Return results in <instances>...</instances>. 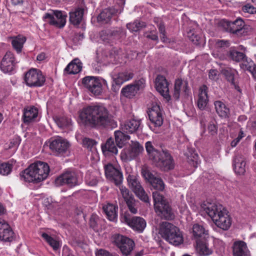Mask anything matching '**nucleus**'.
<instances>
[{
	"label": "nucleus",
	"instance_id": "423d86ee",
	"mask_svg": "<svg viewBox=\"0 0 256 256\" xmlns=\"http://www.w3.org/2000/svg\"><path fill=\"white\" fill-rule=\"evenodd\" d=\"M154 208L156 214L162 218L172 220L174 218V213L164 197L158 192H152Z\"/></svg>",
	"mask_w": 256,
	"mask_h": 256
},
{
	"label": "nucleus",
	"instance_id": "49530a36",
	"mask_svg": "<svg viewBox=\"0 0 256 256\" xmlns=\"http://www.w3.org/2000/svg\"><path fill=\"white\" fill-rule=\"evenodd\" d=\"M120 38L117 32H110L109 31L103 30L100 33V38L105 42H109L114 39H118Z\"/></svg>",
	"mask_w": 256,
	"mask_h": 256
},
{
	"label": "nucleus",
	"instance_id": "a878e982",
	"mask_svg": "<svg viewBox=\"0 0 256 256\" xmlns=\"http://www.w3.org/2000/svg\"><path fill=\"white\" fill-rule=\"evenodd\" d=\"M244 26V20L238 18L234 22H227L226 30L230 32L238 35L242 34Z\"/></svg>",
	"mask_w": 256,
	"mask_h": 256
},
{
	"label": "nucleus",
	"instance_id": "e433bc0d",
	"mask_svg": "<svg viewBox=\"0 0 256 256\" xmlns=\"http://www.w3.org/2000/svg\"><path fill=\"white\" fill-rule=\"evenodd\" d=\"M114 136L116 145L120 148L123 147L130 138V136L124 134L122 130L116 131Z\"/></svg>",
	"mask_w": 256,
	"mask_h": 256
},
{
	"label": "nucleus",
	"instance_id": "9d476101",
	"mask_svg": "<svg viewBox=\"0 0 256 256\" xmlns=\"http://www.w3.org/2000/svg\"><path fill=\"white\" fill-rule=\"evenodd\" d=\"M24 81L30 87H40L44 84L46 78L40 70L31 68L26 73Z\"/></svg>",
	"mask_w": 256,
	"mask_h": 256
},
{
	"label": "nucleus",
	"instance_id": "b1692460",
	"mask_svg": "<svg viewBox=\"0 0 256 256\" xmlns=\"http://www.w3.org/2000/svg\"><path fill=\"white\" fill-rule=\"evenodd\" d=\"M190 232L192 234V238L196 241L206 240L208 235V230H206L203 226L198 224H195L192 226Z\"/></svg>",
	"mask_w": 256,
	"mask_h": 256
},
{
	"label": "nucleus",
	"instance_id": "6e6d98bb",
	"mask_svg": "<svg viewBox=\"0 0 256 256\" xmlns=\"http://www.w3.org/2000/svg\"><path fill=\"white\" fill-rule=\"evenodd\" d=\"M158 28L160 34L162 35L160 36L161 40L164 42H168V40L166 36L165 26L164 24L160 22V24H158Z\"/></svg>",
	"mask_w": 256,
	"mask_h": 256
},
{
	"label": "nucleus",
	"instance_id": "3c124183",
	"mask_svg": "<svg viewBox=\"0 0 256 256\" xmlns=\"http://www.w3.org/2000/svg\"><path fill=\"white\" fill-rule=\"evenodd\" d=\"M12 168V164L9 162H0V174L4 176H7L10 173Z\"/></svg>",
	"mask_w": 256,
	"mask_h": 256
},
{
	"label": "nucleus",
	"instance_id": "412c9836",
	"mask_svg": "<svg viewBox=\"0 0 256 256\" xmlns=\"http://www.w3.org/2000/svg\"><path fill=\"white\" fill-rule=\"evenodd\" d=\"M15 64L14 54L7 52L2 60L0 68L4 73H10L14 70Z\"/></svg>",
	"mask_w": 256,
	"mask_h": 256
},
{
	"label": "nucleus",
	"instance_id": "f03ea898",
	"mask_svg": "<svg viewBox=\"0 0 256 256\" xmlns=\"http://www.w3.org/2000/svg\"><path fill=\"white\" fill-rule=\"evenodd\" d=\"M109 114L102 104H94L83 108L81 112V122L90 127L105 126L109 122Z\"/></svg>",
	"mask_w": 256,
	"mask_h": 256
},
{
	"label": "nucleus",
	"instance_id": "dca6fc26",
	"mask_svg": "<svg viewBox=\"0 0 256 256\" xmlns=\"http://www.w3.org/2000/svg\"><path fill=\"white\" fill-rule=\"evenodd\" d=\"M111 76L112 80V89L116 92L123 83L133 78L134 74L129 71H124L118 74L112 72Z\"/></svg>",
	"mask_w": 256,
	"mask_h": 256
},
{
	"label": "nucleus",
	"instance_id": "393cba45",
	"mask_svg": "<svg viewBox=\"0 0 256 256\" xmlns=\"http://www.w3.org/2000/svg\"><path fill=\"white\" fill-rule=\"evenodd\" d=\"M144 86L142 81H139L134 84H128L123 88L121 90L122 94L128 98L134 96L138 92L144 88Z\"/></svg>",
	"mask_w": 256,
	"mask_h": 256
},
{
	"label": "nucleus",
	"instance_id": "603ef678",
	"mask_svg": "<svg viewBox=\"0 0 256 256\" xmlns=\"http://www.w3.org/2000/svg\"><path fill=\"white\" fill-rule=\"evenodd\" d=\"M120 193L124 198L126 202L133 199L134 197L131 194H130L128 190L125 186H122L121 184L118 185Z\"/></svg>",
	"mask_w": 256,
	"mask_h": 256
},
{
	"label": "nucleus",
	"instance_id": "7c9ffc66",
	"mask_svg": "<svg viewBox=\"0 0 256 256\" xmlns=\"http://www.w3.org/2000/svg\"><path fill=\"white\" fill-rule=\"evenodd\" d=\"M208 88L206 86H201L198 90L197 104L199 108L204 110L208 102Z\"/></svg>",
	"mask_w": 256,
	"mask_h": 256
},
{
	"label": "nucleus",
	"instance_id": "a18cd8bd",
	"mask_svg": "<svg viewBox=\"0 0 256 256\" xmlns=\"http://www.w3.org/2000/svg\"><path fill=\"white\" fill-rule=\"evenodd\" d=\"M41 236L54 250L56 251L59 250L60 247L59 242L45 232L42 233Z\"/></svg>",
	"mask_w": 256,
	"mask_h": 256
},
{
	"label": "nucleus",
	"instance_id": "de8ad7c7",
	"mask_svg": "<svg viewBox=\"0 0 256 256\" xmlns=\"http://www.w3.org/2000/svg\"><path fill=\"white\" fill-rule=\"evenodd\" d=\"M14 239V232L10 226L9 228L2 231L0 234V240L4 242H11Z\"/></svg>",
	"mask_w": 256,
	"mask_h": 256
},
{
	"label": "nucleus",
	"instance_id": "c03bdc74",
	"mask_svg": "<svg viewBox=\"0 0 256 256\" xmlns=\"http://www.w3.org/2000/svg\"><path fill=\"white\" fill-rule=\"evenodd\" d=\"M222 73L226 79L236 88L234 80L238 74L237 72L234 69L226 68L222 70Z\"/></svg>",
	"mask_w": 256,
	"mask_h": 256
},
{
	"label": "nucleus",
	"instance_id": "864d4df0",
	"mask_svg": "<svg viewBox=\"0 0 256 256\" xmlns=\"http://www.w3.org/2000/svg\"><path fill=\"white\" fill-rule=\"evenodd\" d=\"M100 220L98 216L96 214H92L90 218V224L94 230H98V226L99 224Z\"/></svg>",
	"mask_w": 256,
	"mask_h": 256
},
{
	"label": "nucleus",
	"instance_id": "052dcab7",
	"mask_svg": "<svg viewBox=\"0 0 256 256\" xmlns=\"http://www.w3.org/2000/svg\"><path fill=\"white\" fill-rule=\"evenodd\" d=\"M243 12L249 14L256 13V8L254 7L250 4H246L244 5L242 8Z\"/></svg>",
	"mask_w": 256,
	"mask_h": 256
},
{
	"label": "nucleus",
	"instance_id": "bf43d9fd",
	"mask_svg": "<svg viewBox=\"0 0 256 256\" xmlns=\"http://www.w3.org/2000/svg\"><path fill=\"white\" fill-rule=\"evenodd\" d=\"M208 132L212 136L215 135L218 132V128L214 122H210L208 124Z\"/></svg>",
	"mask_w": 256,
	"mask_h": 256
},
{
	"label": "nucleus",
	"instance_id": "c756f323",
	"mask_svg": "<svg viewBox=\"0 0 256 256\" xmlns=\"http://www.w3.org/2000/svg\"><path fill=\"white\" fill-rule=\"evenodd\" d=\"M246 161L240 156L234 157L233 160V166L235 173L238 175H243L246 172Z\"/></svg>",
	"mask_w": 256,
	"mask_h": 256
},
{
	"label": "nucleus",
	"instance_id": "39448f33",
	"mask_svg": "<svg viewBox=\"0 0 256 256\" xmlns=\"http://www.w3.org/2000/svg\"><path fill=\"white\" fill-rule=\"evenodd\" d=\"M158 233L163 238L174 246H178L184 242L182 232L168 222H162L160 224Z\"/></svg>",
	"mask_w": 256,
	"mask_h": 256
},
{
	"label": "nucleus",
	"instance_id": "cd10ccee",
	"mask_svg": "<svg viewBox=\"0 0 256 256\" xmlns=\"http://www.w3.org/2000/svg\"><path fill=\"white\" fill-rule=\"evenodd\" d=\"M38 116V109L34 106L24 108L22 119L24 124H29L36 120Z\"/></svg>",
	"mask_w": 256,
	"mask_h": 256
},
{
	"label": "nucleus",
	"instance_id": "4be33fe9",
	"mask_svg": "<svg viewBox=\"0 0 256 256\" xmlns=\"http://www.w3.org/2000/svg\"><path fill=\"white\" fill-rule=\"evenodd\" d=\"M155 86L156 90L167 100H170L168 82L162 76L159 75L156 79Z\"/></svg>",
	"mask_w": 256,
	"mask_h": 256
},
{
	"label": "nucleus",
	"instance_id": "a19ab883",
	"mask_svg": "<svg viewBox=\"0 0 256 256\" xmlns=\"http://www.w3.org/2000/svg\"><path fill=\"white\" fill-rule=\"evenodd\" d=\"M240 64V67L244 70L249 72L256 79V64L250 60H244Z\"/></svg>",
	"mask_w": 256,
	"mask_h": 256
},
{
	"label": "nucleus",
	"instance_id": "09e8293b",
	"mask_svg": "<svg viewBox=\"0 0 256 256\" xmlns=\"http://www.w3.org/2000/svg\"><path fill=\"white\" fill-rule=\"evenodd\" d=\"M230 57L234 61L240 62L244 60L246 57L243 52H238L235 48H232L230 51Z\"/></svg>",
	"mask_w": 256,
	"mask_h": 256
},
{
	"label": "nucleus",
	"instance_id": "4d7b16f0",
	"mask_svg": "<svg viewBox=\"0 0 256 256\" xmlns=\"http://www.w3.org/2000/svg\"><path fill=\"white\" fill-rule=\"evenodd\" d=\"M96 144V142L90 138H85L82 140L83 146L88 149H91Z\"/></svg>",
	"mask_w": 256,
	"mask_h": 256
},
{
	"label": "nucleus",
	"instance_id": "6ab92c4d",
	"mask_svg": "<svg viewBox=\"0 0 256 256\" xmlns=\"http://www.w3.org/2000/svg\"><path fill=\"white\" fill-rule=\"evenodd\" d=\"M142 174L145 180L148 181L154 189L160 191L164 190V184L162 180L152 174L146 168H142Z\"/></svg>",
	"mask_w": 256,
	"mask_h": 256
},
{
	"label": "nucleus",
	"instance_id": "f704fd0d",
	"mask_svg": "<svg viewBox=\"0 0 256 256\" xmlns=\"http://www.w3.org/2000/svg\"><path fill=\"white\" fill-rule=\"evenodd\" d=\"M64 74H75L80 72V61L75 58L70 62L64 69Z\"/></svg>",
	"mask_w": 256,
	"mask_h": 256
},
{
	"label": "nucleus",
	"instance_id": "1a4fd4ad",
	"mask_svg": "<svg viewBox=\"0 0 256 256\" xmlns=\"http://www.w3.org/2000/svg\"><path fill=\"white\" fill-rule=\"evenodd\" d=\"M126 171L128 174L127 180L130 187L140 199L146 202L149 203V198L142 186L137 176L131 174V172L128 174V168H126Z\"/></svg>",
	"mask_w": 256,
	"mask_h": 256
},
{
	"label": "nucleus",
	"instance_id": "0eeeda50",
	"mask_svg": "<svg viewBox=\"0 0 256 256\" xmlns=\"http://www.w3.org/2000/svg\"><path fill=\"white\" fill-rule=\"evenodd\" d=\"M154 208L156 214L162 218L172 220L174 218V213L164 197L158 192H152Z\"/></svg>",
	"mask_w": 256,
	"mask_h": 256
},
{
	"label": "nucleus",
	"instance_id": "bb28decb",
	"mask_svg": "<svg viewBox=\"0 0 256 256\" xmlns=\"http://www.w3.org/2000/svg\"><path fill=\"white\" fill-rule=\"evenodd\" d=\"M234 256H250L246 244L243 241L235 242L233 244Z\"/></svg>",
	"mask_w": 256,
	"mask_h": 256
},
{
	"label": "nucleus",
	"instance_id": "5fc2aeb1",
	"mask_svg": "<svg viewBox=\"0 0 256 256\" xmlns=\"http://www.w3.org/2000/svg\"><path fill=\"white\" fill-rule=\"evenodd\" d=\"M126 203L127 204L129 210L132 213L135 214L137 212V202H136L134 198L133 199H131V200H130L126 202Z\"/></svg>",
	"mask_w": 256,
	"mask_h": 256
},
{
	"label": "nucleus",
	"instance_id": "69168bd1",
	"mask_svg": "<svg viewBox=\"0 0 256 256\" xmlns=\"http://www.w3.org/2000/svg\"><path fill=\"white\" fill-rule=\"evenodd\" d=\"M10 226L7 222L3 219L0 218V234L2 231H4L5 229L9 228Z\"/></svg>",
	"mask_w": 256,
	"mask_h": 256
},
{
	"label": "nucleus",
	"instance_id": "a211bd4d",
	"mask_svg": "<svg viewBox=\"0 0 256 256\" xmlns=\"http://www.w3.org/2000/svg\"><path fill=\"white\" fill-rule=\"evenodd\" d=\"M149 119L156 126H160L163 123L162 111L159 105L152 104L148 112Z\"/></svg>",
	"mask_w": 256,
	"mask_h": 256
},
{
	"label": "nucleus",
	"instance_id": "6e6552de",
	"mask_svg": "<svg viewBox=\"0 0 256 256\" xmlns=\"http://www.w3.org/2000/svg\"><path fill=\"white\" fill-rule=\"evenodd\" d=\"M82 84L95 96L101 94L103 87H108L107 82L100 78L92 76H86L82 79Z\"/></svg>",
	"mask_w": 256,
	"mask_h": 256
},
{
	"label": "nucleus",
	"instance_id": "9b49d317",
	"mask_svg": "<svg viewBox=\"0 0 256 256\" xmlns=\"http://www.w3.org/2000/svg\"><path fill=\"white\" fill-rule=\"evenodd\" d=\"M112 242L120 248L123 256L130 255L134 246V242L132 240L118 234L112 236Z\"/></svg>",
	"mask_w": 256,
	"mask_h": 256
},
{
	"label": "nucleus",
	"instance_id": "2eb2a0df",
	"mask_svg": "<svg viewBox=\"0 0 256 256\" xmlns=\"http://www.w3.org/2000/svg\"><path fill=\"white\" fill-rule=\"evenodd\" d=\"M70 144L66 139L62 137H58L52 140L50 144V148L56 155H63L66 153Z\"/></svg>",
	"mask_w": 256,
	"mask_h": 256
},
{
	"label": "nucleus",
	"instance_id": "7ed1b4c3",
	"mask_svg": "<svg viewBox=\"0 0 256 256\" xmlns=\"http://www.w3.org/2000/svg\"><path fill=\"white\" fill-rule=\"evenodd\" d=\"M50 172L48 164L38 161L31 164L20 174V179L28 182L37 183L46 179Z\"/></svg>",
	"mask_w": 256,
	"mask_h": 256
},
{
	"label": "nucleus",
	"instance_id": "2f4dec72",
	"mask_svg": "<svg viewBox=\"0 0 256 256\" xmlns=\"http://www.w3.org/2000/svg\"><path fill=\"white\" fill-rule=\"evenodd\" d=\"M196 241V251L199 256H208L211 254L212 250L208 246L206 240Z\"/></svg>",
	"mask_w": 256,
	"mask_h": 256
},
{
	"label": "nucleus",
	"instance_id": "338daca9",
	"mask_svg": "<svg viewBox=\"0 0 256 256\" xmlns=\"http://www.w3.org/2000/svg\"><path fill=\"white\" fill-rule=\"evenodd\" d=\"M62 256H74L70 248L66 246L63 247L62 251Z\"/></svg>",
	"mask_w": 256,
	"mask_h": 256
},
{
	"label": "nucleus",
	"instance_id": "5701e85b",
	"mask_svg": "<svg viewBox=\"0 0 256 256\" xmlns=\"http://www.w3.org/2000/svg\"><path fill=\"white\" fill-rule=\"evenodd\" d=\"M140 124L141 121L140 120L132 118L122 124L120 129L124 132L132 134L140 128Z\"/></svg>",
	"mask_w": 256,
	"mask_h": 256
},
{
	"label": "nucleus",
	"instance_id": "680f3d73",
	"mask_svg": "<svg viewBox=\"0 0 256 256\" xmlns=\"http://www.w3.org/2000/svg\"><path fill=\"white\" fill-rule=\"evenodd\" d=\"M230 43L228 40H219L216 42V46L218 48H226L230 46Z\"/></svg>",
	"mask_w": 256,
	"mask_h": 256
},
{
	"label": "nucleus",
	"instance_id": "473e14b6",
	"mask_svg": "<svg viewBox=\"0 0 256 256\" xmlns=\"http://www.w3.org/2000/svg\"><path fill=\"white\" fill-rule=\"evenodd\" d=\"M188 84L182 82V80L178 79L176 80L174 96L175 98L178 99L180 94H187Z\"/></svg>",
	"mask_w": 256,
	"mask_h": 256
},
{
	"label": "nucleus",
	"instance_id": "f257e3e1",
	"mask_svg": "<svg viewBox=\"0 0 256 256\" xmlns=\"http://www.w3.org/2000/svg\"><path fill=\"white\" fill-rule=\"evenodd\" d=\"M199 213L204 216H209L214 223L223 230H228L231 226L232 218L229 212L220 204L204 202L200 204Z\"/></svg>",
	"mask_w": 256,
	"mask_h": 256
},
{
	"label": "nucleus",
	"instance_id": "ea45409f",
	"mask_svg": "<svg viewBox=\"0 0 256 256\" xmlns=\"http://www.w3.org/2000/svg\"><path fill=\"white\" fill-rule=\"evenodd\" d=\"M114 13L115 10L113 8L105 9L98 16V20L102 23H108Z\"/></svg>",
	"mask_w": 256,
	"mask_h": 256
},
{
	"label": "nucleus",
	"instance_id": "774afa93",
	"mask_svg": "<svg viewBox=\"0 0 256 256\" xmlns=\"http://www.w3.org/2000/svg\"><path fill=\"white\" fill-rule=\"evenodd\" d=\"M188 36L190 38V39L193 42L194 44H196L197 42L198 41V36H194V33L192 32H190L188 33Z\"/></svg>",
	"mask_w": 256,
	"mask_h": 256
},
{
	"label": "nucleus",
	"instance_id": "79ce46f5",
	"mask_svg": "<svg viewBox=\"0 0 256 256\" xmlns=\"http://www.w3.org/2000/svg\"><path fill=\"white\" fill-rule=\"evenodd\" d=\"M70 21L74 26L78 28L80 24V7L78 6L70 12Z\"/></svg>",
	"mask_w": 256,
	"mask_h": 256
},
{
	"label": "nucleus",
	"instance_id": "ddd939ff",
	"mask_svg": "<svg viewBox=\"0 0 256 256\" xmlns=\"http://www.w3.org/2000/svg\"><path fill=\"white\" fill-rule=\"evenodd\" d=\"M144 149L138 142L132 141L129 148L124 149L120 154L121 158L124 160H130L140 155Z\"/></svg>",
	"mask_w": 256,
	"mask_h": 256
},
{
	"label": "nucleus",
	"instance_id": "8fccbe9b",
	"mask_svg": "<svg viewBox=\"0 0 256 256\" xmlns=\"http://www.w3.org/2000/svg\"><path fill=\"white\" fill-rule=\"evenodd\" d=\"M146 26L145 23L143 22L136 20L134 22L127 24V28L132 32H138Z\"/></svg>",
	"mask_w": 256,
	"mask_h": 256
},
{
	"label": "nucleus",
	"instance_id": "c85d7f7f",
	"mask_svg": "<svg viewBox=\"0 0 256 256\" xmlns=\"http://www.w3.org/2000/svg\"><path fill=\"white\" fill-rule=\"evenodd\" d=\"M103 211L110 221L116 222L118 219V206L108 203L102 206Z\"/></svg>",
	"mask_w": 256,
	"mask_h": 256
},
{
	"label": "nucleus",
	"instance_id": "e2e57ef3",
	"mask_svg": "<svg viewBox=\"0 0 256 256\" xmlns=\"http://www.w3.org/2000/svg\"><path fill=\"white\" fill-rule=\"evenodd\" d=\"M209 78L212 80H216L218 78L219 72L216 70H211L209 72Z\"/></svg>",
	"mask_w": 256,
	"mask_h": 256
},
{
	"label": "nucleus",
	"instance_id": "0e129e2a",
	"mask_svg": "<svg viewBox=\"0 0 256 256\" xmlns=\"http://www.w3.org/2000/svg\"><path fill=\"white\" fill-rule=\"evenodd\" d=\"M96 256H114V254H110L108 252L100 249L96 252Z\"/></svg>",
	"mask_w": 256,
	"mask_h": 256
},
{
	"label": "nucleus",
	"instance_id": "37998d69",
	"mask_svg": "<svg viewBox=\"0 0 256 256\" xmlns=\"http://www.w3.org/2000/svg\"><path fill=\"white\" fill-rule=\"evenodd\" d=\"M102 148L104 152H108L116 154L118 152L114 140L112 138H108L106 140V144L102 146Z\"/></svg>",
	"mask_w": 256,
	"mask_h": 256
},
{
	"label": "nucleus",
	"instance_id": "58836bf2",
	"mask_svg": "<svg viewBox=\"0 0 256 256\" xmlns=\"http://www.w3.org/2000/svg\"><path fill=\"white\" fill-rule=\"evenodd\" d=\"M54 120L58 127L72 130V121L68 118L66 116H58L54 118Z\"/></svg>",
	"mask_w": 256,
	"mask_h": 256
},
{
	"label": "nucleus",
	"instance_id": "f3484780",
	"mask_svg": "<svg viewBox=\"0 0 256 256\" xmlns=\"http://www.w3.org/2000/svg\"><path fill=\"white\" fill-rule=\"evenodd\" d=\"M54 14L56 17L49 13H46L43 16L44 20L48 19V23L58 28H62L66 23V14H64L60 10H54Z\"/></svg>",
	"mask_w": 256,
	"mask_h": 256
},
{
	"label": "nucleus",
	"instance_id": "c9c22d12",
	"mask_svg": "<svg viewBox=\"0 0 256 256\" xmlns=\"http://www.w3.org/2000/svg\"><path fill=\"white\" fill-rule=\"evenodd\" d=\"M100 178V174L98 170L88 172L86 176V182L90 186H94L97 184Z\"/></svg>",
	"mask_w": 256,
	"mask_h": 256
},
{
	"label": "nucleus",
	"instance_id": "72a5a7b5",
	"mask_svg": "<svg viewBox=\"0 0 256 256\" xmlns=\"http://www.w3.org/2000/svg\"><path fill=\"white\" fill-rule=\"evenodd\" d=\"M215 109L218 115L222 118H227L230 114V110L226 104L220 100H216L214 103Z\"/></svg>",
	"mask_w": 256,
	"mask_h": 256
},
{
	"label": "nucleus",
	"instance_id": "4c0bfd02",
	"mask_svg": "<svg viewBox=\"0 0 256 256\" xmlns=\"http://www.w3.org/2000/svg\"><path fill=\"white\" fill-rule=\"evenodd\" d=\"M26 40V38L22 35H18L12 38V44L18 53L21 52Z\"/></svg>",
	"mask_w": 256,
	"mask_h": 256
},
{
	"label": "nucleus",
	"instance_id": "aec40b11",
	"mask_svg": "<svg viewBox=\"0 0 256 256\" xmlns=\"http://www.w3.org/2000/svg\"><path fill=\"white\" fill-rule=\"evenodd\" d=\"M57 186L67 185L73 187L78 184V178L74 172H66L57 178L55 180Z\"/></svg>",
	"mask_w": 256,
	"mask_h": 256
},
{
	"label": "nucleus",
	"instance_id": "f8f14e48",
	"mask_svg": "<svg viewBox=\"0 0 256 256\" xmlns=\"http://www.w3.org/2000/svg\"><path fill=\"white\" fill-rule=\"evenodd\" d=\"M122 222L126 224L134 230L142 232L146 226V220L140 216L132 217L128 214L125 213L120 217Z\"/></svg>",
	"mask_w": 256,
	"mask_h": 256
},
{
	"label": "nucleus",
	"instance_id": "4468645a",
	"mask_svg": "<svg viewBox=\"0 0 256 256\" xmlns=\"http://www.w3.org/2000/svg\"><path fill=\"white\" fill-rule=\"evenodd\" d=\"M104 172L106 178L118 186L122 182V174L118 167H114L111 164L104 166Z\"/></svg>",
	"mask_w": 256,
	"mask_h": 256
},
{
	"label": "nucleus",
	"instance_id": "20e7f679",
	"mask_svg": "<svg viewBox=\"0 0 256 256\" xmlns=\"http://www.w3.org/2000/svg\"><path fill=\"white\" fill-rule=\"evenodd\" d=\"M145 147L150 158L153 160L157 166L163 170H168L174 168L173 160L168 152H158L150 141L146 142Z\"/></svg>",
	"mask_w": 256,
	"mask_h": 256
},
{
	"label": "nucleus",
	"instance_id": "13d9d810",
	"mask_svg": "<svg viewBox=\"0 0 256 256\" xmlns=\"http://www.w3.org/2000/svg\"><path fill=\"white\" fill-rule=\"evenodd\" d=\"M20 142V139L18 136H15L12 139L10 140L8 148H16Z\"/></svg>",
	"mask_w": 256,
	"mask_h": 256
}]
</instances>
